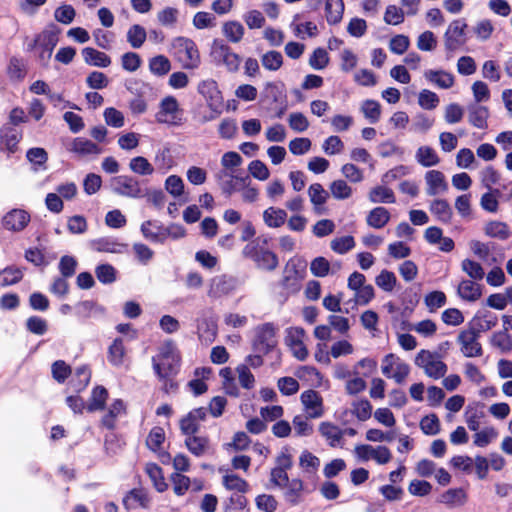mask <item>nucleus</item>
<instances>
[{"mask_svg":"<svg viewBox=\"0 0 512 512\" xmlns=\"http://www.w3.org/2000/svg\"><path fill=\"white\" fill-rule=\"evenodd\" d=\"M437 329V324L430 319L413 323L411 327V331L416 332L423 338H432L436 334Z\"/></svg>","mask_w":512,"mask_h":512,"instance_id":"69168bd1","label":"nucleus"},{"mask_svg":"<svg viewBox=\"0 0 512 512\" xmlns=\"http://www.w3.org/2000/svg\"><path fill=\"white\" fill-rule=\"evenodd\" d=\"M26 158L34 166V171L46 170L48 154L44 148H30L26 153Z\"/></svg>","mask_w":512,"mask_h":512,"instance_id":"09e8293b","label":"nucleus"},{"mask_svg":"<svg viewBox=\"0 0 512 512\" xmlns=\"http://www.w3.org/2000/svg\"><path fill=\"white\" fill-rule=\"evenodd\" d=\"M107 399H108L107 389L103 386H96L92 390L91 396L86 405L87 411L95 412V411L103 410Z\"/></svg>","mask_w":512,"mask_h":512,"instance_id":"72a5a7b5","label":"nucleus"},{"mask_svg":"<svg viewBox=\"0 0 512 512\" xmlns=\"http://www.w3.org/2000/svg\"><path fill=\"white\" fill-rule=\"evenodd\" d=\"M284 488V497L287 502L293 505L300 502L304 490L302 480L297 478L289 480L288 483H286V485L284 486Z\"/></svg>","mask_w":512,"mask_h":512,"instance_id":"37998d69","label":"nucleus"},{"mask_svg":"<svg viewBox=\"0 0 512 512\" xmlns=\"http://www.w3.org/2000/svg\"><path fill=\"white\" fill-rule=\"evenodd\" d=\"M108 361L114 367H121L126 360V349L121 338H116L108 349Z\"/></svg>","mask_w":512,"mask_h":512,"instance_id":"7c9ffc66","label":"nucleus"},{"mask_svg":"<svg viewBox=\"0 0 512 512\" xmlns=\"http://www.w3.org/2000/svg\"><path fill=\"white\" fill-rule=\"evenodd\" d=\"M207 409L204 407L196 408L190 411L185 417H183L180 421L181 431L185 435L195 434L201 422L206 419Z\"/></svg>","mask_w":512,"mask_h":512,"instance_id":"6ab92c4d","label":"nucleus"},{"mask_svg":"<svg viewBox=\"0 0 512 512\" xmlns=\"http://www.w3.org/2000/svg\"><path fill=\"white\" fill-rule=\"evenodd\" d=\"M111 187L117 195L138 199L145 196L140 182L128 175H120L111 180Z\"/></svg>","mask_w":512,"mask_h":512,"instance_id":"1a4fd4ad","label":"nucleus"},{"mask_svg":"<svg viewBox=\"0 0 512 512\" xmlns=\"http://www.w3.org/2000/svg\"><path fill=\"white\" fill-rule=\"evenodd\" d=\"M287 219V213L285 210L269 207L263 212V221L270 228L281 227Z\"/></svg>","mask_w":512,"mask_h":512,"instance_id":"58836bf2","label":"nucleus"},{"mask_svg":"<svg viewBox=\"0 0 512 512\" xmlns=\"http://www.w3.org/2000/svg\"><path fill=\"white\" fill-rule=\"evenodd\" d=\"M308 196L314 207V211L320 214L324 204L329 198V193L320 183H313L308 188Z\"/></svg>","mask_w":512,"mask_h":512,"instance_id":"cd10ccee","label":"nucleus"},{"mask_svg":"<svg viewBox=\"0 0 512 512\" xmlns=\"http://www.w3.org/2000/svg\"><path fill=\"white\" fill-rule=\"evenodd\" d=\"M296 376L315 387H320L323 382L322 374L313 366L299 367L296 371Z\"/></svg>","mask_w":512,"mask_h":512,"instance_id":"49530a36","label":"nucleus"},{"mask_svg":"<svg viewBox=\"0 0 512 512\" xmlns=\"http://www.w3.org/2000/svg\"><path fill=\"white\" fill-rule=\"evenodd\" d=\"M125 413V404L121 399H115L108 407L107 412L102 417V424L108 429H113L118 417Z\"/></svg>","mask_w":512,"mask_h":512,"instance_id":"c85d7f7f","label":"nucleus"},{"mask_svg":"<svg viewBox=\"0 0 512 512\" xmlns=\"http://www.w3.org/2000/svg\"><path fill=\"white\" fill-rule=\"evenodd\" d=\"M197 91L204 97L208 107L214 113L209 120L214 119L222 113L223 96L214 79H204L199 82Z\"/></svg>","mask_w":512,"mask_h":512,"instance_id":"423d86ee","label":"nucleus"},{"mask_svg":"<svg viewBox=\"0 0 512 512\" xmlns=\"http://www.w3.org/2000/svg\"><path fill=\"white\" fill-rule=\"evenodd\" d=\"M210 56L217 64H223L229 72L238 71L241 57L222 40L215 39L211 44Z\"/></svg>","mask_w":512,"mask_h":512,"instance_id":"39448f33","label":"nucleus"},{"mask_svg":"<svg viewBox=\"0 0 512 512\" xmlns=\"http://www.w3.org/2000/svg\"><path fill=\"white\" fill-rule=\"evenodd\" d=\"M154 164L155 172L162 175L167 174L176 165L169 147L165 146L156 151Z\"/></svg>","mask_w":512,"mask_h":512,"instance_id":"393cba45","label":"nucleus"},{"mask_svg":"<svg viewBox=\"0 0 512 512\" xmlns=\"http://www.w3.org/2000/svg\"><path fill=\"white\" fill-rule=\"evenodd\" d=\"M140 229L147 240L157 243L164 242V226L157 221H145L142 223Z\"/></svg>","mask_w":512,"mask_h":512,"instance_id":"473e14b6","label":"nucleus"},{"mask_svg":"<svg viewBox=\"0 0 512 512\" xmlns=\"http://www.w3.org/2000/svg\"><path fill=\"white\" fill-rule=\"evenodd\" d=\"M129 169L139 176H151L155 173L154 165L143 156H136L130 159Z\"/></svg>","mask_w":512,"mask_h":512,"instance_id":"4c0bfd02","label":"nucleus"},{"mask_svg":"<svg viewBox=\"0 0 512 512\" xmlns=\"http://www.w3.org/2000/svg\"><path fill=\"white\" fill-rule=\"evenodd\" d=\"M219 375L222 378V385L225 392L230 396L238 397L240 395V392L235 383V379L231 368H222L220 370Z\"/></svg>","mask_w":512,"mask_h":512,"instance_id":"052dcab7","label":"nucleus"},{"mask_svg":"<svg viewBox=\"0 0 512 512\" xmlns=\"http://www.w3.org/2000/svg\"><path fill=\"white\" fill-rule=\"evenodd\" d=\"M354 454L360 461L367 462L374 460L378 465H385L392 459L390 449L383 445L372 446L369 444H359L355 446Z\"/></svg>","mask_w":512,"mask_h":512,"instance_id":"6e6552de","label":"nucleus"},{"mask_svg":"<svg viewBox=\"0 0 512 512\" xmlns=\"http://www.w3.org/2000/svg\"><path fill=\"white\" fill-rule=\"evenodd\" d=\"M222 483L227 490H233L240 493H247L249 491L248 482L236 474H225L223 476Z\"/></svg>","mask_w":512,"mask_h":512,"instance_id":"864d4df0","label":"nucleus"},{"mask_svg":"<svg viewBox=\"0 0 512 512\" xmlns=\"http://www.w3.org/2000/svg\"><path fill=\"white\" fill-rule=\"evenodd\" d=\"M243 254L252 258L260 269L272 271L278 266V258L272 251L256 249L253 244L246 245L243 249Z\"/></svg>","mask_w":512,"mask_h":512,"instance_id":"ddd939ff","label":"nucleus"},{"mask_svg":"<svg viewBox=\"0 0 512 512\" xmlns=\"http://www.w3.org/2000/svg\"><path fill=\"white\" fill-rule=\"evenodd\" d=\"M368 198L372 203L392 204L396 201L393 190L387 187V184L373 187L368 193Z\"/></svg>","mask_w":512,"mask_h":512,"instance_id":"2f4dec72","label":"nucleus"},{"mask_svg":"<svg viewBox=\"0 0 512 512\" xmlns=\"http://www.w3.org/2000/svg\"><path fill=\"white\" fill-rule=\"evenodd\" d=\"M343 0H327L325 3V16L329 24H338L343 17L344 13Z\"/></svg>","mask_w":512,"mask_h":512,"instance_id":"c9c22d12","label":"nucleus"},{"mask_svg":"<svg viewBox=\"0 0 512 512\" xmlns=\"http://www.w3.org/2000/svg\"><path fill=\"white\" fill-rule=\"evenodd\" d=\"M478 338V333L473 329L464 330L459 333L457 341L465 357L473 358L482 355L483 350Z\"/></svg>","mask_w":512,"mask_h":512,"instance_id":"dca6fc26","label":"nucleus"},{"mask_svg":"<svg viewBox=\"0 0 512 512\" xmlns=\"http://www.w3.org/2000/svg\"><path fill=\"white\" fill-rule=\"evenodd\" d=\"M466 493L461 488L449 489L440 496V502L449 507H458L465 504Z\"/></svg>","mask_w":512,"mask_h":512,"instance_id":"de8ad7c7","label":"nucleus"},{"mask_svg":"<svg viewBox=\"0 0 512 512\" xmlns=\"http://www.w3.org/2000/svg\"><path fill=\"white\" fill-rule=\"evenodd\" d=\"M145 471L158 492H164L167 489L168 486L165 482L161 467L155 463H148L145 467Z\"/></svg>","mask_w":512,"mask_h":512,"instance_id":"8fccbe9b","label":"nucleus"},{"mask_svg":"<svg viewBox=\"0 0 512 512\" xmlns=\"http://www.w3.org/2000/svg\"><path fill=\"white\" fill-rule=\"evenodd\" d=\"M57 44V36L51 30H44L38 34L27 46L29 51H36L42 62L50 59Z\"/></svg>","mask_w":512,"mask_h":512,"instance_id":"9d476101","label":"nucleus"},{"mask_svg":"<svg viewBox=\"0 0 512 512\" xmlns=\"http://www.w3.org/2000/svg\"><path fill=\"white\" fill-rule=\"evenodd\" d=\"M126 38L132 48L138 49L144 44L147 32L143 26L134 24L128 29Z\"/></svg>","mask_w":512,"mask_h":512,"instance_id":"603ef678","label":"nucleus"},{"mask_svg":"<svg viewBox=\"0 0 512 512\" xmlns=\"http://www.w3.org/2000/svg\"><path fill=\"white\" fill-rule=\"evenodd\" d=\"M473 435V443L477 447L484 448L488 446L491 442H493L497 436L498 432L494 427H485L483 429H479L478 431H474Z\"/></svg>","mask_w":512,"mask_h":512,"instance_id":"6e6d98bb","label":"nucleus"},{"mask_svg":"<svg viewBox=\"0 0 512 512\" xmlns=\"http://www.w3.org/2000/svg\"><path fill=\"white\" fill-rule=\"evenodd\" d=\"M22 133L12 126H4L0 129V149L6 150L9 154L15 153Z\"/></svg>","mask_w":512,"mask_h":512,"instance_id":"412c9836","label":"nucleus"},{"mask_svg":"<svg viewBox=\"0 0 512 512\" xmlns=\"http://www.w3.org/2000/svg\"><path fill=\"white\" fill-rule=\"evenodd\" d=\"M300 402L306 415L311 419L321 418L325 413L323 398L315 390L303 391L300 395Z\"/></svg>","mask_w":512,"mask_h":512,"instance_id":"4468645a","label":"nucleus"},{"mask_svg":"<svg viewBox=\"0 0 512 512\" xmlns=\"http://www.w3.org/2000/svg\"><path fill=\"white\" fill-rule=\"evenodd\" d=\"M185 445L192 454L195 456H201L207 450L208 440L205 437L191 434L187 435L185 439Z\"/></svg>","mask_w":512,"mask_h":512,"instance_id":"bf43d9fd","label":"nucleus"},{"mask_svg":"<svg viewBox=\"0 0 512 512\" xmlns=\"http://www.w3.org/2000/svg\"><path fill=\"white\" fill-rule=\"evenodd\" d=\"M318 431L331 447L338 446L343 438V431L332 422H321Z\"/></svg>","mask_w":512,"mask_h":512,"instance_id":"a878e982","label":"nucleus"},{"mask_svg":"<svg viewBox=\"0 0 512 512\" xmlns=\"http://www.w3.org/2000/svg\"><path fill=\"white\" fill-rule=\"evenodd\" d=\"M237 288V280L225 274L213 277L208 285L207 295L219 299L231 295Z\"/></svg>","mask_w":512,"mask_h":512,"instance_id":"f8f14e48","label":"nucleus"},{"mask_svg":"<svg viewBox=\"0 0 512 512\" xmlns=\"http://www.w3.org/2000/svg\"><path fill=\"white\" fill-rule=\"evenodd\" d=\"M222 33L229 42L239 43L244 37L245 28L239 21H226L223 23Z\"/></svg>","mask_w":512,"mask_h":512,"instance_id":"f704fd0d","label":"nucleus"},{"mask_svg":"<svg viewBox=\"0 0 512 512\" xmlns=\"http://www.w3.org/2000/svg\"><path fill=\"white\" fill-rule=\"evenodd\" d=\"M307 340L308 336L301 327H289L285 331V344L292 355L300 361H304L309 355L306 346Z\"/></svg>","mask_w":512,"mask_h":512,"instance_id":"0eeeda50","label":"nucleus"},{"mask_svg":"<svg viewBox=\"0 0 512 512\" xmlns=\"http://www.w3.org/2000/svg\"><path fill=\"white\" fill-rule=\"evenodd\" d=\"M171 53L184 69H197L201 59L194 41L185 37H177L171 43Z\"/></svg>","mask_w":512,"mask_h":512,"instance_id":"f03ea898","label":"nucleus"},{"mask_svg":"<svg viewBox=\"0 0 512 512\" xmlns=\"http://www.w3.org/2000/svg\"><path fill=\"white\" fill-rule=\"evenodd\" d=\"M277 345L276 328L266 323L256 329L254 346L263 353H267Z\"/></svg>","mask_w":512,"mask_h":512,"instance_id":"f3484780","label":"nucleus"},{"mask_svg":"<svg viewBox=\"0 0 512 512\" xmlns=\"http://www.w3.org/2000/svg\"><path fill=\"white\" fill-rule=\"evenodd\" d=\"M390 220V213L384 207H376L372 209L366 218L367 224L375 229L383 228Z\"/></svg>","mask_w":512,"mask_h":512,"instance_id":"79ce46f5","label":"nucleus"},{"mask_svg":"<svg viewBox=\"0 0 512 512\" xmlns=\"http://www.w3.org/2000/svg\"><path fill=\"white\" fill-rule=\"evenodd\" d=\"M82 57L86 64L106 68L111 64V58L104 52L91 47L82 50Z\"/></svg>","mask_w":512,"mask_h":512,"instance_id":"bb28decb","label":"nucleus"},{"mask_svg":"<svg viewBox=\"0 0 512 512\" xmlns=\"http://www.w3.org/2000/svg\"><path fill=\"white\" fill-rule=\"evenodd\" d=\"M123 503L127 509L135 508L137 505L145 508L149 504V499L145 492L141 490H132L124 498Z\"/></svg>","mask_w":512,"mask_h":512,"instance_id":"774afa93","label":"nucleus"},{"mask_svg":"<svg viewBox=\"0 0 512 512\" xmlns=\"http://www.w3.org/2000/svg\"><path fill=\"white\" fill-rule=\"evenodd\" d=\"M29 222V213L22 209H13L3 217V226L14 232L22 231Z\"/></svg>","mask_w":512,"mask_h":512,"instance_id":"aec40b11","label":"nucleus"},{"mask_svg":"<svg viewBox=\"0 0 512 512\" xmlns=\"http://www.w3.org/2000/svg\"><path fill=\"white\" fill-rule=\"evenodd\" d=\"M426 194L429 196L441 195L447 192L448 183L445 175L439 170H429L424 176Z\"/></svg>","mask_w":512,"mask_h":512,"instance_id":"a211bd4d","label":"nucleus"},{"mask_svg":"<svg viewBox=\"0 0 512 512\" xmlns=\"http://www.w3.org/2000/svg\"><path fill=\"white\" fill-rule=\"evenodd\" d=\"M364 117L372 124L377 123L381 117V105L375 100H365L360 107Z\"/></svg>","mask_w":512,"mask_h":512,"instance_id":"4d7b16f0","label":"nucleus"},{"mask_svg":"<svg viewBox=\"0 0 512 512\" xmlns=\"http://www.w3.org/2000/svg\"><path fill=\"white\" fill-rule=\"evenodd\" d=\"M149 69L154 75L164 76L170 71L171 63L167 57L158 55L149 61Z\"/></svg>","mask_w":512,"mask_h":512,"instance_id":"338daca9","label":"nucleus"},{"mask_svg":"<svg viewBox=\"0 0 512 512\" xmlns=\"http://www.w3.org/2000/svg\"><path fill=\"white\" fill-rule=\"evenodd\" d=\"M489 116L490 112L486 106L480 104H470L468 106V121L475 128L486 129Z\"/></svg>","mask_w":512,"mask_h":512,"instance_id":"b1692460","label":"nucleus"},{"mask_svg":"<svg viewBox=\"0 0 512 512\" xmlns=\"http://www.w3.org/2000/svg\"><path fill=\"white\" fill-rule=\"evenodd\" d=\"M329 190L333 198L337 200L349 199L353 194L352 187L343 179H337L330 183Z\"/></svg>","mask_w":512,"mask_h":512,"instance_id":"3c124183","label":"nucleus"},{"mask_svg":"<svg viewBox=\"0 0 512 512\" xmlns=\"http://www.w3.org/2000/svg\"><path fill=\"white\" fill-rule=\"evenodd\" d=\"M299 466L307 477L314 476L320 467V459L304 450L299 457Z\"/></svg>","mask_w":512,"mask_h":512,"instance_id":"a19ab883","label":"nucleus"},{"mask_svg":"<svg viewBox=\"0 0 512 512\" xmlns=\"http://www.w3.org/2000/svg\"><path fill=\"white\" fill-rule=\"evenodd\" d=\"M457 294L462 300L475 302L482 296V287L475 280L462 279L458 284Z\"/></svg>","mask_w":512,"mask_h":512,"instance_id":"5701e85b","label":"nucleus"},{"mask_svg":"<svg viewBox=\"0 0 512 512\" xmlns=\"http://www.w3.org/2000/svg\"><path fill=\"white\" fill-rule=\"evenodd\" d=\"M416 161L423 167H432L436 166L440 162V157L438 156L435 149L430 146H420L415 153Z\"/></svg>","mask_w":512,"mask_h":512,"instance_id":"e433bc0d","label":"nucleus"},{"mask_svg":"<svg viewBox=\"0 0 512 512\" xmlns=\"http://www.w3.org/2000/svg\"><path fill=\"white\" fill-rule=\"evenodd\" d=\"M72 151L80 155H97L101 148L90 140L77 138L72 143Z\"/></svg>","mask_w":512,"mask_h":512,"instance_id":"13d9d810","label":"nucleus"},{"mask_svg":"<svg viewBox=\"0 0 512 512\" xmlns=\"http://www.w3.org/2000/svg\"><path fill=\"white\" fill-rule=\"evenodd\" d=\"M461 270L471 279L480 281L484 278L485 272L482 265L472 259L466 258L461 261Z\"/></svg>","mask_w":512,"mask_h":512,"instance_id":"5fc2aeb1","label":"nucleus"},{"mask_svg":"<svg viewBox=\"0 0 512 512\" xmlns=\"http://www.w3.org/2000/svg\"><path fill=\"white\" fill-rule=\"evenodd\" d=\"M91 246L98 252L114 254L123 253L127 247L125 244L119 243L116 239L108 237L99 238L92 241Z\"/></svg>","mask_w":512,"mask_h":512,"instance_id":"c756f323","label":"nucleus"},{"mask_svg":"<svg viewBox=\"0 0 512 512\" xmlns=\"http://www.w3.org/2000/svg\"><path fill=\"white\" fill-rule=\"evenodd\" d=\"M180 356L172 342H166L159 347L156 356L152 358L153 368L159 378H166L176 373Z\"/></svg>","mask_w":512,"mask_h":512,"instance_id":"f257e3e1","label":"nucleus"},{"mask_svg":"<svg viewBox=\"0 0 512 512\" xmlns=\"http://www.w3.org/2000/svg\"><path fill=\"white\" fill-rule=\"evenodd\" d=\"M415 365L423 370L424 374L432 379H440L447 373L448 367L439 354L422 349L415 357Z\"/></svg>","mask_w":512,"mask_h":512,"instance_id":"7ed1b4c3","label":"nucleus"},{"mask_svg":"<svg viewBox=\"0 0 512 512\" xmlns=\"http://www.w3.org/2000/svg\"><path fill=\"white\" fill-rule=\"evenodd\" d=\"M484 232L487 236L499 240H506L511 235L509 227L501 221H489L484 226Z\"/></svg>","mask_w":512,"mask_h":512,"instance_id":"a18cd8bd","label":"nucleus"},{"mask_svg":"<svg viewBox=\"0 0 512 512\" xmlns=\"http://www.w3.org/2000/svg\"><path fill=\"white\" fill-rule=\"evenodd\" d=\"M464 417L468 428L471 431H478L480 429V421L484 417V412L477 406H468Z\"/></svg>","mask_w":512,"mask_h":512,"instance_id":"e2e57ef3","label":"nucleus"},{"mask_svg":"<svg viewBox=\"0 0 512 512\" xmlns=\"http://www.w3.org/2000/svg\"><path fill=\"white\" fill-rule=\"evenodd\" d=\"M440 103L439 96L428 89H423L418 95V105L424 110H434Z\"/></svg>","mask_w":512,"mask_h":512,"instance_id":"680f3d73","label":"nucleus"},{"mask_svg":"<svg viewBox=\"0 0 512 512\" xmlns=\"http://www.w3.org/2000/svg\"><path fill=\"white\" fill-rule=\"evenodd\" d=\"M372 405L367 399H356L351 403L350 413L361 422H365L372 416Z\"/></svg>","mask_w":512,"mask_h":512,"instance_id":"c03bdc74","label":"nucleus"},{"mask_svg":"<svg viewBox=\"0 0 512 512\" xmlns=\"http://www.w3.org/2000/svg\"><path fill=\"white\" fill-rule=\"evenodd\" d=\"M467 23L462 19L453 20L444 33V45L449 51H454L466 43Z\"/></svg>","mask_w":512,"mask_h":512,"instance_id":"9b49d317","label":"nucleus"},{"mask_svg":"<svg viewBox=\"0 0 512 512\" xmlns=\"http://www.w3.org/2000/svg\"><path fill=\"white\" fill-rule=\"evenodd\" d=\"M425 79L440 89H450L455 83L452 73L442 69H429L424 72Z\"/></svg>","mask_w":512,"mask_h":512,"instance_id":"4be33fe9","label":"nucleus"},{"mask_svg":"<svg viewBox=\"0 0 512 512\" xmlns=\"http://www.w3.org/2000/svg\"><path fill=\"white\" fill-rule=\"evenodd\" d=\"M179 105L176 98L172 96L165 97L156 113V121L167 125L180 124Z\"/></svg>","mask_w":512,"mask_h":512,"instance_id":"2eb2a0df","label":"nucleus"},{"mask_svg":"<svg viewBox=\"0 0 512 512\" xmlns=\"http://www.w3.org/2000/svg\"><path fill=\"white\" fill-rule=\"evenodd\" d=\"M381 372L386 378L402 384L410 374V366L399 356L390 353L382 359Z\"/></svg>","mask_w":512,"mask_h":512,"instance_id":"20e7f679","label":"nucleus"},{"mask_svg":"<svg viewBox=\"0 0 512 512\" xmlns=\"http://www.w3.org/2000/svg\"><path fill=\"white\" fill-rule=\"evenodd\" d=\"M262 66L269 71H277L283 65V56L278 51H268L261 57Z\"/></svg>","mask_w":512,"mask_h":512,"instance_id":"0e129e2a","label":"nucleus"},{"mask_svg":"<svg viewBox=\"0 0 512 512\" xmlns=\"http://www.w3.org/2000/svg\"><path fill=\"white\" fill-rule=\"evenodd\" d=\"M430 212L443 223H450L453 216L449 203L444 199L432 201L430 204Z\"/></svg>","mask_w":512,"mask_h":512,"instance_id":"ea45409f","label":"nucleus"}]
</instances>
